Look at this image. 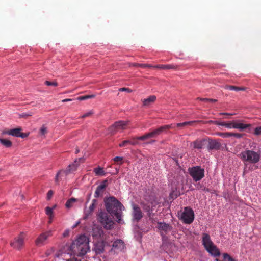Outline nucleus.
Wrapping results in <instances>:
<instances>
[{
	"instance_id": "nucleus-1",
	"label": "nucleus",
	"mask_w": 261,
	"mask_h": 261,
	"mask_svg": "<svg viewBox=\"0 0 261 261\" xmlns=\"http://www.w3.org/2000/svg\"><path fill=\"white\" fill-rule=\"evenodd\" d=\"M89 242V239L86 236L81 235L72 242L70 250L75 255L83 256L90 250Z\"/></svg>"
},
{
	"instance_id": "nucleus-2",
	"label": "nucleus",
	"mask_w": 261,
	"mask_h": 261,
	"mask_svg": "<svg viewBox=\"0 0 261 261\" xmlns=\"http://www.w3.org/2000/svg\"><path fill=\"white\" fill-rule=\"evenodd\" d=\"M104 203L107 212H121L125 210L123 205L114 196L106 197Z\"/></svg>"
},
{
	"instance_id": "nucleus-3",
	"label": "nucleus",
	"mask_w": 261,
	"mask_h": 261,
	"mask_svg": "<svg viewBox=\"0 0 261 261\" xmlns=\"http://www.w3.org/2000/svg\"><path fill=\"white\" fill-rule=\"evenodd\" d=\"M202 244L205 250L212 255L217 257L220 255L219 249L214 244L208 234H202Z\"/></svg>"
},
{
	"instance_id": "nucleus-4",
	"label": "nucleus",
	"mask_w": 261,
	"mask_h": 261,
	"mask_svg": "<svg viewBox=\"0 0 261 261\" xmlns=\"http://www.w3.org/2000/svg\"><path fill=\"white\" fill-rule=\"evenodd\" d=\"M238 156L244 162L251 164L258 163L260 159V155L259 152L248 149L242 151Z\"/></svg>"
},
{
	"instance_id": "nucleus-5",
	"label": "nucleus",
	"mask_w": 261,
	"mask_h": 261,
	"mask_svg": "<svg viewBox=\"0 0 261 261\" xmlns=\"http://www.w3.org/2000/svg\"><path fill=\"white\" fill-rule=\"evenodd\" d=\"M84 161V159L83 158H80L78 159L75 160L74 163L70 164L66 169L65 170H61L58 172L55 177V182L57 184H59V177L60 175L62 176H67L69 174L72 173L73 172L76 170L77 167L80 165L79 162H83Z\"/></svg>"
},
{
	"instance_id": "nucleus-6",
	"label": "nucleus",
	"mask_w": 261,
	"mask_h": 261,
	"mask_svg": "<svg viewBox=\"0 0 261 261\" xmlns=\"http://www.w3.org/2000/svg\"><path fill=\"white\" fill-rule=\"evenodd\" d=\"M188 173L195 182L200 180L204 176V169L200 166L189 167Z\"/></svg>"
},
{
	"instance_id": "nucleus-7",
	"label": "nucleus",
	"mask_w": 261,
	"mask_h": 261,
	"mask_svg": "<svg viewBox=\"0 0 261 261\" xmlns=\"http://www.w3.org/2000/svg\"><path fill=\"white\" fill-rule=\"evenodd\" d=\"M26 234L24 232H21L19 235L15 237L10 243V245L14 249L17 250L21 249L24 246V240L26 239Z\"/></svg>"
},
{
	"instance_id": "nucleus-8",
	"label": "nucleus",
	"mask_w": 261,
	"mask_h": 261,
	"mask_svg": "<svg viewBox=\"0 0 261 261\" xmlns=\"http://www.w3.org/2000/svg\"><path fill=\"white\" fill-rule=\"evenodd\" d=\"M108 213H99L98 219L104 227L110 229L114 224L112 218L108 215Z\"/></svg>"
},
{
	"instance_id": "nucleus-9",
	"label": "nucleus",
	"mask_w": 261,
	"mask_h": 261,
	"mask_svg": "<svg viewBox=\"0 0 261 261\" xmlns=\"http://www.w3.org/2000/svg\"><path fill=\"white\" fill-rule=\"evenodd\" d=\"M53 234V231L49 230L43 232L36 238L35 244L37 246H42L46 243L48 239Z\"/></svg>"
},
{
	"instance_id": "nucleus-10",
	"label": "nucleus",
	"mask_w": 261,
	"mask_h": 261,
	"mask_svg": "<svg viewBox=\"0 0 261 261\" xmlns=\"http://www.w3.org/2000/svg\"><path fill=\"white\" fill-rule=\"evenodd\" d=\"M128 121H119L115 122L109 128V133L111 135L115 134L119 130H124L128 125Z\"/></svg>"
},
{
	"instance_id": "nucleus-11",
	"label": "nucleus",
	"mask_w": 261,
	"mask_h": 261,
	"mask_svg": "<svg viewBox=\"0 0 261 261\" xmlns=\"http://www.w3.org/2000/svg\"><path fill=\"white\" fill-rule=\"evenodd\" d=\"M22 128L18 127L9 130H4L2 132L3 135H9L16 137H21V138H25L28 137V134L21 132Z\"/></svg>"
},
{
	"instance_id": "nucleus-12",
	"label": "nucleus",
	"mask_w": 261,
	"mask_h": 261,
	"mask_svg": "<svg viewBox=\"0 0 261 261\" xmlns=\"http://www.w3.org/2000/svg\"><path fill=\"white\" fill-rule=\"evenodd\" d=\"M178 217L185 224H191L194 219V213H178Z\"/></svg>"
},
{
	"instance_id": "nucleus-13",
	"label": "nucleus",
	"mask_w": 261,
	"mask_h": 261,
	"mask_svg": "<svg viewBox=\"0 0 261 261\" xmlns=\"http://www.w3.org/2000/svg\"><path fill=\"white\" fill-rule=\"evenodd\" d=\"M158 228L160 230L161 234L162 236H165V234L171 230L172 227L169 224L163 222L158 223Z\"/></svg>"
},
{
	"instance_id": "nucleus-14",
	"label": "nucleus",
	"mask_w": 261,
	"mask_h": 261,
	"mask_svg": "<svg viewBox=\"0 0 261 261\" xmlns=\"http://www.w3.org/2000/svg\"><path fill=\"white\" fill-rule=\"evenodd\" d=\"M145 200L147 202L146 204L149 208L148 212H149V211H154L155 209L153 207H155V205L158 203L156 198L153 196H149L146 197Z\"/></svg>"
},
{
	"instance_id": "nucleus-15",
	"label": "nucleus",
	"mask_w": 261,
	"mask_h": 261,
	"mask_svg": "<svg viewBox=\"0 0 261 261\" xmlns=\"http://www.w3.org/2000/svg\"><path fill=\"white\" fill-rule=\"evenodd\" d=\"M206 142V140L205 139H196L191 143V145L193 146L194 149H200L204 147Z\"/></svg>"
},
{
	"instance_id": "nucleus-16",
	"label": "nucleus",
	"mask_w": 261,
	"mask_h": 261,
	"mask_svg": "<svg viewBox=\"0 0 261 261\" xmlns=\"http://www.w3.org/2000/svg\"><path fill=\"white\" fill-rule=\"evenodd\" d=\"M83 202V200L81 198H75L72 197L69 199L66 202L65 206L69 209L75 206L77 203H81Z\"/></svg>"
},
{
	"instance_id": "nucleus-17",
	"label": "nucleus",
	"mask_w": 261,
	"mask_h": 261,
	"mask_svg": "<svg viewBox=\"0 0 261 261\" xmlns=\"http://www.w3.org/2000/svg\"><path fill=\"white\" fill-rule=\"evenodd\" d=\"M181 194L180 187L177 185H172V191L170 194V198L172 199H176Z\"/></svg>"
},
{
	"instance_id": "nucleus-18",
	"label": "nucleus",
	"mask_w": 261,
	"mask_h": 261,
	"mask_svg": "<svg viewBox=\"0 0 261 261\" xmlns=\"http://www.w3.org/2000/svg\"><path fill=\"white\" fill-rule=\"evenodd\" d=\"M158 136V135L156 133L155 129H154L150 132L145 134L143 136L137 137L136 139L139 140L144 141L149 138H155Z\"/></svg>"
},
{
	"instance_id": "nucleus-19",
	"label": "nucleus",
	"mask_w": 261,
	"mask_h": 261,
	"mask_svg": "<svg viewBox=\"0 0 261 261\" xmlns=\"http://www.w3.org/2000/svg\"><path fill=\"white\" fill-rule=\"evenodd\" d=\"M125 244L121 240H117L113 244L112 248L115 250L121 251L124 249Z\"/></svg>"
},
{
	"instance_id": "nucleus-20",
	"label": "nucleus",
	"mask_w": 261,
	"mask_h": 261,
	"mask_svg": "<svg viewBox=\"0 0 261 261\" xmlns=\"http://www.w3.org/2000/svg\"><path fill=\"white\" fill-rule=\"evenodd\" d=\"M175 127V125L171 124L170 125H165L164 126H162L159 128L155 129L156 133L158 135H160L162 132H165L169 129L174 128Z\"/></svg>"
},
{
	"instance_id": "nucleus-21",
	"label": "nucleus",
	"mask_w": 261,
	"mask_h": 261,
	"mask_svg": "<svg viewBox=\"0 0 261 261\" xmlns=\"http://www.w3.org/2000/svg\"><path fill=\"white\" fill-rule=\"evenodd\" d=\"M221 144L215 140H211L209 141L208 148L210 150L216 149L218 150L220 149Z\"/></svg>"
},
{
	"instance_id": "nucleus-22",
	"label": "nucleus",
	"mask_w": 261,
	"mask_h": 261,
	"mask_svg": "<svg viewBox=\"0 0 261 261\" xmlns=\"http://www.w3.org/2000/svg\"><path fill=\"white\" fill-rule=\"evenodd\" d=\"M250 126V124H243L241 123H239L238 122L233 121V128H237L240 129V130H242L247 128L249 127Z\"/></svg>"
},
{
	"instance_id": "nucleus-23",
	"label": "nucleus",
	"mask_w": 261,
	"mask_h": 261,
	"mask_svg": "<svg viewBox=\"0 0 261 261\" xmlns=\"http://www.w3.org/2000/svg\"><path fill=\"white\" fill-rule=\"evenodd\" d=\"M105 190L106 189H104V186H98L94 192V197L96 198L98 197H102L103 195Z\"/></svg>"
},
{
	"instance_id": "nucleus-24",
	"label": "nucleus",
	"mask_w": 261,
	"mask_h": 261,
	"mask_svg": "<svg viewBox=\"0 0 261 261\" xmlns=\"http://www.w3.org/2000/svg\"><path fill=\"white\" fill-rule=\"evenodd\" d=\"M208 122H212L217 125L225 126L228 128H232L233 121H231L230 122H219L218 121H208Z\"/></svg>"
},
{
	"instance_id": "nucleus-25",
	"label": "nucleus",
	"mask_w": 261,
	"mask_h": 261,
	"mask_svg": "<svg viewBox=\"0 0 261 261\" xmlns=\"http://www.w3.org/2000/svg\"><path fill=\"white\" fill-rule=\"evenodd\" d=\"M138 139H136V137H134L130 140H124L119 144V146L120 147H124L126 145L130 144L132 145H136L138 143L137 141Z\"/></svg>"
},
{
	"instance_id": "nucleus-26",
	"label": "nucleus",
	"mask_w": 261,
	"mask_h": 261,
	"mask_svg": "<svg viewBox=\"0 0 261 261\" xmlns=\"http://www.w3.org/2000/svg\"><path fill=\"white\" fill-rule=\"evenodd\" d=\"M156 99V97L154 95L150 96L146 99H144L143 102V105L144 106H148L150 103H153Z\"/></svg>"
},
{
	"instance_id": "nucleus-27",
	"label": "nucleus",
	"mask_w": 261,
	"mask_h": 261,
	"mask_svg": "<svg viewBox=\"0 0 261 261\" xmlns=\"http://www.w3.org/2000/svg\"><path fill=\"white\" fill-rule=\"evenodd\" d=\"M93 172L97 176H105L106 175V173L104 171L103 169L100 167L94 168Z\"/></svg>"
},
{
	"instance_id": "nucleus-28",
	"label": "nucleus",
	"mask_w": 261,
	"mask_h": 261,
	"mask_svg": "<svg viewBox=\"0 0 261 261\" xmlns=\"http://www.w3.org/2000/svg\"><path fill=\"white\" fill-rule=\"evenodd\" d=\"M0 143L6 147L9 148L12 145V142L9 140L0 138Z\"/></svg>"
},
{
	"instance_id": "nucleus-29",
	"label": "nucleus",
	"mask_w": 261,
	"mask_h": 261,
	"mask_svg": "<svg viewBox=\"0 0 261 261\" xmlns=\"http://www.w3.org/2000/svg\"><path fill=\"white\" fill-rule=\"evenodd\" d=\"M225 88L226 89H228L230 90H234L236 91H244L245 90V87H240L231 85H226Z\"/></svg>"
},
{
	"instance_id": "nucleus-30",
	"label": "nucleus",
	"mask_w": 261,
	"mask_h": 261,
	"mask_svg": "<svg viewBox=\"0 0 261 261\" xmlns=\"http://www.w3.org/2000/svg\"><path fill=\"white\" fill-rule=\"evenodd\" d=\"M114 215H112L113 218L116 219V221L118 223L123 224L124 222L122 219V213H113Z\"/></svg>"
},
{
	"instance_id": "nucleus-31",
	"label": "nucleus",
	"mask_w": 261,
	"mask_h": 261,
	"mask_svg": "<svg viewBox=\"0 0 261 261\" xmlns=\"http://www.w3.org/2000/svg\"><path fill=\"white\" fill-rule=\"evenodd\" d=\"M95 249L97 253H102L104 251V245L103 244V242L97 244L95 246Z\"/></svg>"
},
{
	"instance_id": "nucleus-32",
	"label": "nucleus",
	"mask_w": 261,
	"mask_h": 261,
	"mask_svg": "<svg viewBox=\"0 0 261 261\" xmlns=\"http://www.w3.org/2000/svg\"><path fill=\"white\" fill-rule=\"evenodd\" d=\"M98 200L94 199L92 200V202L89 207V210L90 212L94 211L98 205Z\"/></svg>"
},
{
	"instance_id": "nucleus-33",
	"label": "nucleus",
	"mask_w": 261,
	"mask_h": 261,
	"mask_svg": "<svg viewBox=\"0 0 261 261\" xmlns=\"http://www.w3.org/2000/svg\"><path fill=\"white\" fill-rule=\"evenodd\" d=\"M129 66H136V67H140L141 68H146V67H152L151 65L147 64H139V63H129Z\"/></svg>"
},
{
	"instance_id": "nucleus-34",
	"label": "nucleus",
	"mask_w": 261,
	"mask_h": 261,
	"mask_svg": "<svg viewBox=\"0 0 261 261\" xmlns=\"http://www.w3.org/2000/svg\"><path fill=\"white\" fill-rule=\"evenodd\" d=\"M102 233V231L101 229L96 228L93 229L92 236L94 237H99L101 236Z\"/></svg>"
},
{
	"instance_id": "nucleus-35",
	"label": "nucleus",
	"mask_w": 261,
	"mask_h": 261,
	"mask_svg": "<svg viewBox=\"0 0 261 261\" xmlns=\"http://www.w3.org/2000/svg\"><path fill=\"white\" fill-rule=\"evenodd\" d=\"M177 66L172 64L162 65L161 69H176Z\"/></svg>"
},
{
	"instance_id": "nucleus-36",
	"label": "nucleus",
	"mask_w": 261,
	"mask_h": 261,
	"mask_svg": "<svg viewBox=\"0 0 261 261\" xmlns=\"http://www.w3.org/2000/svg\"><path fill=\"white\" fill-rule=\"evenodd\" d=\"M217 135L219 136L222 137L223 138H229L231 137V132H226V133H222L219 132L217 133Z\"/></svg>"
},
{
	"instance_id": "nucleus-37",
	"label": "nucleus",
	"mask_w": 261,
	"mask_h": 261,
	"mask_svg": "<svg viewBox=\"0 0 261 261\" xmlns=\"http://www.w3.org/2000/svg\"><path fill=\"white\" fill-rule=\"evenodd\" d=\"M223 261H236L233 259L228 254L224 253L223 254Z\"/></svg>"
},
{
	"instance_id": "nucleus-38",
	"label": "nucleus",
	"mask_w": 261,
	"mask_h": 261,
	"mask_svg": "<svg viewBox=\"0 0 261 261\" xmlns=\"http://www.w3.org/2000/svg\"><path fill=\"white\" fill-rule=\"evenodd\" d=\"M94 97H95L94 95H84V96H80L77 98V99L79 100H86L89 98H94Z\"/></svg>"
},
{
	"instance_id": "nucleus-39",
	"label": "nucleus",
	"mask_w": 261,
	"mask_h": 261,
	"mask_svg": "<svg viewBox=\"0 0 261 261\" xmlns=\"http://www.w3.org/2000/svg\"><path fill=\"white\" fill-rule=\"evenodd\" d=\"M185 123H186V126L188 125H193L195 123H202L203 124L206 123V122H204L203 121H201V120H195V121H187V122H185Z\"/></svg>"
},
{
	"instance_id": "nucleus-40",
	"label": "nucleus",
	"mask_w": 261,
	"mask_h": 261,
	"mask_svg": "<svg viewBox=\"0 0 261 261\" xmlns=\"http://www.w3.org/2000/svg\"><path fill=\"white\" fill-rule=\"evenodd\" d=\"M123 159L122 157L116 156L113 159V160L115 163L121 165L123 163Z\"/></svg>"
},
{
	"instance_id": "nucleus-41",
	"label": "nucleus",
	"mask_w": 261,
	"mask_h": 261,
	"mask_svg": "<svg viewBox=\"0 0 261 261\" xmlns=\"http://www.w3.org/2000/svg\"><path fill=\"white\" fill-rule=\"evenodd\" d=\"M44 83L45 85H46L47 86H53L56 87L58 85V84L56 81L50 82V81H46L44 82Z\"/></svg>"
},
{
	"instance_id": "nucleus-42",
	"label": "nucleus",
	"mask_w": 261,
	"mask_h": 261,
	"mask_svg": "<svg viewBox=\"0 0 261 261\" xmlns=\"http://www.w3.org/2000/svg\"><path fill=\"white\" fill-rule=\"evenodd\" d=\"M142 213H134L133 218L136 221H139L143 217Z\"/></svg>"
},
{
	"instance_id": "nucleus-43",
	"label": "nucleus",
	"mask_w": 261,
	"mask_h": 261,
	"mask_svg": "<svg viewBox=\"0 0 261 261\" xmlns=\"http://www.w3.org/2000/svg\"><path fill=\"white\" fill-rule=\"evenodd\" d=\"M40 134L44 135L47 133V128L44 125L42 126L39 130Z\"/></svg>"
},
{
	"instance_id": "nucleus-44",
	"label": "nucleus",
	"mask_w": 261,
	"mask_h": 261,
	"mask_svg": "<svg viewBox=\"0 0 261 261\" xmlns=\"http://www.w3.org/2000/svg\"><path fill=\"white\" fill-rule=\"evenodd\" d=\"M93 114V111H90L87 113H86L85 114H83L82 116H81V118H85L86 117H88L91 116Z\"/></svg>"
},
{
	"instance_id": "nucleus-45",
	"label": "nucleus",
	"mask_w": 261,
	"mask_h": 261,
	"mask_svg": "<svg viewBox=\"0 0 261 261\" xmlns=\"http://www.w3.org/2000/svg\"><path fill=\"white\" fill-rule=\"evenodd\" d=\"M54 194V191L51 190L48 191L47 193L46 198L47 200H50Z\"/></svg>"
},
{
	"instance_id": "nucleus-46",
	"label": "nucleus",
	"mask_w": 261,
	"mask_h": 261,
	"mask_svg": "<svg viewBox=\"0 0 261 261\" xmlns=\"http://www.w3.org/2000/svg\"><path fill=\"white\" fill-rule=\"evenodd\" d=\"M48 215V223H51L53 221V219L55 217L54 213H47Z\"/></svg>"
},
{
	"instance_id": "nucleus-47",
	"label": "nucleus",
	"mask_w": 261,
	"mask_h": 261,
	"mask_svg": "<svg viewBox=\"0 0 261 261\" xmlns=\"http://www.w3.org/2000/svg\"><path fill=\"white\" fill-rule=\"evenodd\" d=\"M254 134L255 135H261V127H256L254 129Z\"/></svg>"
},
{
	"instance_id": "nucleus-48",
	"label": "nucleus",
	"mask_w": 261,
	"mask_h": 261,
	"mask_svg": "<svg viewBox=\"0 0 261 261\" xmlns=\"http://www.w3.org/2000/svg\"><path fill=\"white\" fill-rule=\"evenodd\" d=\"M108 185V181L107 179H105L101 182V184L99 185V186H104V189H106V188H107Z\"/></svg>"
},
{
	"instance_id": "nucleus-49",
	"label": "nucleus",
	"mask_w": 261,
	"mask_h": 261,
	"mask_svg": "<svg viewBox=\"0 0 261 261\" xmlns=\"http://www.w3.org/2000/svg\"><path fill=\"white\" fill-rule=\"evenodd\" d=\"M119 91H126L128 93H130L132 92V90L127 88H121L119 89Z\"/></svg>"
},
{
	"instance_id": "nucleus-50",
	"label": "nucleus",
	"mask_w": 261,
	"mask_h": 261,
	"mask_svg": "<svg viewBox=\"0 0 261 261\" xmlns=\"http://www.w3.org/2000/svg\"><path fill=\"white\" fill-rule=\"evenodd\" d=\"M231 136H233L237 138H240L241 137H242V135L239 133H231Z\"/></svg>"
},
{
	"instance_id": "nucleus-51",
	"label": "nucleus",
	"mask_w": 261,
	"mask_h": 261,
	"mask_svg": "<svg viewBox=\"0 0 261 261\" xmlns=\"http://www.w3.org/2000/svg\"><path fill=\"white\" fill-rule=\"evenodd\" d=\"M67 261H86V260L82 259H78L77 258H73L70 259H68Z\"/></svg>"
},
{
	"instance_id": "nucleus-52",
	"label": "nucleus",
	"mask_w": 261,
	"mask_h": 261,
	"mask_svg": "<svg viewBox=\"0 0 261 261\" xmlns=\"http://www.w3.org/2000/svg\"><path fill=\"white\" fill-rule=\"evenodd\" d=\"M133 208L134 210V212H140V208L137 205H136L135 204H133Z\"/></svg>"
},
{
	"instance_id": "nucleus-53",
	"label": "nucleus",
	"mask_w": 261,
	"mask_h": 261,
	"mask_svg": "<svg viewBox=\"0 0 261 261\" xmlns=\"http://www.w3.org/2000/svg\"><path fill=\"white\" fill-rule=\"evenodd\" d=\"M184 212L190 213V212H193V211L192 210V208H191L189 207H185V211Z\"/></svg>"
},
{
	"instance_id": "nucleus-54",
	"label": "nucleus",
	"mask_w": 261,
	"mask_h": 261,
	"mask_svg": "<svg viewBox=\"0 0 261 261\" xmlns=\"http://www.w3.org/2000/svg\"><path fill=\"white\" fill-rule=\"evenodd\" d=\"M31 116H32V114H29V113H23L20 115V116L21 117H25V118H27V117Z\"/></svg>"
},
{
	"instance_id": "nucleus-55",
	"label": "nucleus",
	"mask_w": 261,
	"mask_h": 261,
	"mask_svg": "<svg viewBox=\"0 0 261 261\" xmlns=\"http://www.w3.org/2000/svg\"><path fill=\"white\" fill-rule=\"evenodd\" d=\"M69 234V231L68 230H66L64 233H63V236L64 237H67Z\"/></svg>"
},
{
	"instance_id": "nucleus-56",
	"label": "nucleus",
	"mask_w": 261,
	"mask_h": 261,
	"mask_svg": "<svg viewBox=\"0 0 261 261\" xmlns=\"http://www.w3.org/2000/svg\"><path fill=\"white\" fill-rule=\"evenodd\" d=\"M177 127H183L186 126V123L185 122L182 123H179L176 124Z\"/></svg>"
},
{
	"instance_id": "nucleus-57",
	"label": "nucleus",
	"mask_w": 261,
	"mask_h": 261,
	"mask_svg": "<svg viewBox=\"0 0 261 261\" xmlns=\"http://www.w3.org/2000/svg\"><path fill=\"white\" fill-rule=\"evenodd\" d=\"M45 211H46V212H53V208L47 206V207H45Z\"/></svg>"
},
{
	"instance_id": "nucleus-58",
	"label": "nucleus",
	"mask_w": 261,
	"mask_h": 261,
	"mask_svg": "<svg viewBox=\"0 0 261 261\" xmlns=\"http://www.w3.org/2000/svg\"><path fill=\"white\" fill-rule=\"evenodd\" d=\"M220 114L221 115H228V116H232L234 115V114L228 113H221Z\"/></svg>"
},
{
	"instance_id": "nucleus-59",
	"label": "nucleus",
	"mask_w": 261,
	"mask_h": 261,
	"mask_svg": "<svg viewBox=\"0 0 261 261\" xmlns=\"http://www.w3.org/2000/svg\"><path fill=\"white\" fill-rule=\"evenodd\" d=\"M161 66H162V65H154V66L152 65L151 67L161 69Z\"/></svg>"
},
{
	"instance_id": "nucleus-60",
	"label": "nucleus",
	"mask_w": 261,
	"mask_h": 261,
	"mask_svg": "<svg viewBox=\"0 0 261 261\" xmlns=\"http://www.w3.org/2000/svg\"><path fill=\"white\" fill-rule=\"evenodd\" d=\"M71 100H72L71 99H64L62 100V102H67V101H70Z\"/></svg>"
},
{
	"instance_id": "nucleus-61",
	"label": "nucleus",
	"mask_w": 261,
	"mask_h": 261,
	"mask_svg": "<svg viewBox=\"0 0 261 261\" xmlns=\"http://www.w3.org/2000/svg\"><path fill=\"white\" fill-rule=\"evenodd\" d=\"M217 101V99H209V98H208V102H216Z\"/></svg>"
},
{
	"instance_id": "nucleus-62",
	"label": "nucleus",
	"mask_w": 261,
	"mask_h": 261,
	"mask_svg": "<svg viewBox=\"0 0 261 261\" xmlns=\"http://www.w3.org/2000/svg\"><path fill=\"white\" fill-rule=\"evenodd\" d=\"M199 99L205 102H208V98H199Z\"/></svg>"
},
{
	"instance_id": "nucleus-63",
	"label": "nucleus",
	"mask_w": 261,
	"mask_h": 261,
	"mask_svg": "<svg viewBox=\"0 0 261 261\" xmlns=\"http://www.w3.org/2000/svg\"><path fill=\"white\" fill-rule=\"evenodd\" d=\"M80 223V221H77L75 224H74L73 226V228H75Z\"/></svg>"
},
{
	"instance_id": "nucleus-64",
	"label": "nucleus",
	"mask_w": 261,
	"mask_h": 261,
	"mask_svg": "<svg viewBox=\"0 0 261 261\" xmlns=\"http://www.w3.org/2000/svg\"><path fill=\"white\" fill-rule=\"evenodd\" d=\"M155 142V140H153L149 142V143H153V142Z\"/></svg>"
}]
</instances>
